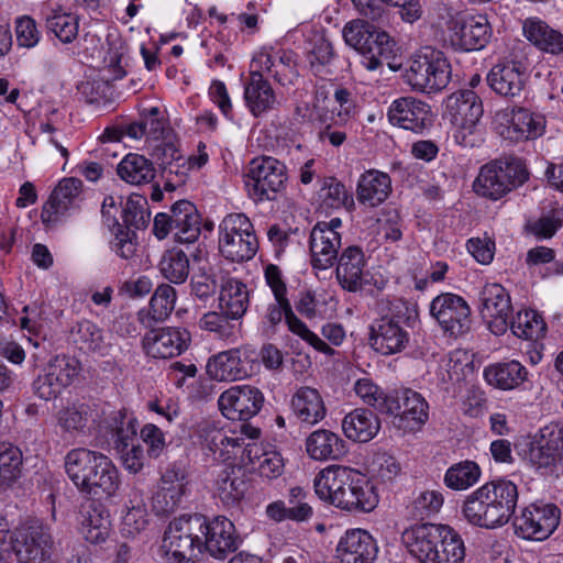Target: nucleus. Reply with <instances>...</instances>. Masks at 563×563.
Returning a JSON list of instances; mask_svg holds the SVG:
<instances>
[{"mask_svg":"<svg viewBox=\"0 0 563 563\" xmlns=\"http://www.w3.org/2000/svg\"><path fill=\"white\" fill-rule=\"evenodd\" d=\"M313 486L322 500L346 511L369 512L378 504L374 485L352 467L329 465L318 473Z\"/></svg>","mask_w":563,"mask_h":563,"instance_id":"nucleus-1","label":"nucleus"},{"mask_svg":"<svg viewBox=\"0 0 563 563\" xmlns=\"http://www.w3.org/2000/svg\"><path fill=\"white\" fill-rule=\"evenodd\" d=\"M401 543L419 563H463L462 537L448 525L420 523L405 529Z\"/></svg>","mask_w":563,"mask_h":563,"instance_id":"nucleus-2","label":"nucleus"},{"mask_svg":"<svg viewBox=\"0 0 563 563\" xmlns=\"http://www.w3.org/2000/svg\"><path fill=\"white\" fill-rule=\"evenodd\" d=\"M345 43L362 55V65L367 70L380 68L395 56V42L385 32L372 24L353 20L343 27Z\"/></svg>","mask_w":563,"mask_h":563,"instance_id":"nucleus-3","label":"nucleus"},{"mask_svg":"<svg viewBox=\"0 0 563 563\" xmlns=\"http://www.w3.org/2000/svg\"><path fill=\"white\" fill-rule=\"evenodd\" d=\"M451 75V65L444 54L423 47L409 59L404 79L416 91L435 93L449 85Z\"/></svg>","mask_w":563,"mask_h":563,"instance_id":"nucleus-4","label":"nucleus"},{"mask_svg":"<svg viewBox=\"0 0 563 563\" xmlns=\"http://www.w3.org/2000/svg\"><path fill=\"white\" fill-rule=\"evenodd\" d=\"M205 516L190 515L174 519L167 527L161 551L168 563H185L202 552L199 531Z\"/></svg>","mask_w":563,"mask_h":563,"instance_id":"nucleus-5","label":"nucleus"},{"mask_svg":"<svg viewBox=\"0 0 563 563\" xmlns=\"http://www.w3.org/2000/svg\"><path fill=\"white\" fill-rule=\"evenodd\" d=\"M528 170L519 158L494 159L479 169L474 191L484 198L498 200L528 179Z\"/></svg>","mask_w":563,"mask_h":563,"instance_id":"nucleus-6","label":"nucleus"},{"mask_svg":"<svg viewBox=\"0 0 563 563\" xmlns=\"http://www.w3.org/2000/svg\"><path fill=\"white\" fill-rule=\"evenodd\" d=\"M286 165L272 156L252 159L249 164L245 186L249 197L256 203L275 201L287 187Z\"/></svg>","mask_w":563,"mask_h":563,"instance_id":"nucleus-7","label":"nucleus"},{"mask_svg":"<svg viewBox=\"0 0 563 563\" xmlns=\"http://www.w3.org/2000/svg\"><path fill=\"white\" fill-rule=\"evenodd\" d=\"M12 550L18 563H57L51 528L41 521L19 526L12 533Z\"/></svg>","mask_w":563,"mask_h":563,"instance_id":"nucleus-8","label":"nucleus"},{"mask_svg":"<svg viewBox=\"0 0 563 563\" xmlns=\"http://www.w3.org/2000/svg\"><path fill=\"white\" fill-rule=\"evenodd\" d=\"M258 247L251 220L243 213L224 217L219 227V250L232 262L251 260Z\"/></svg>","mask_w":563,"mask_h":563,"instance_id":"nucleus-9","label":"nucleus"},{"mask_svg":"<svg viewBox=\"0 0 563 563\" xmlns=\"http://www.w3.org/2000/svg\"><path fill=\"white\" fill-rule=\"evenodd\" d=\"M391 417V424L402 433L420 430L429 418V405L424 398L412 389L389 394L382 412Z\"/></svg>","mask_w":563,"mask_h":563,"instance_id":"nucleus-10","label":"nucleus"},{"mask_svg":"<svg viewBox=\"0 0 563 563\" xmlns=\"http://www.w3.org/2000/svg\"><path fill=\"white\" fill-rule=\"evenodd\" d=\"M285 319L288 330L311 345L314 350L324 354H333V349L312 332L307 324L299 319L291 309L288 298L275 299L269 302L261 317L262 329L265 333L275 332L276 327Z\"/></svg>","mask_w":563,"mask_h":563,"instance_id":"nucleus-11","label":"nucleus"},{"mask_svg":"<svg viewBox=\"0 0 563 563\" xmlns=\"http://www.w3.org/2000/svg\"><path fill=\"white\" fill-rule=\"evenodd\" d=\"M562 452L563 420L543 427L539 439L530 443L523 459L534 471L552 474L562 459Z\"/></svg>","mask_w":563,"mask_h":563,"instance_id":"nucleus-12","label":"nucleus"},{"mask_svg":"<svg viewBox=\"0 0 563 563\" xmlns=\"http://www.w3.org/2000/svg\"><path fill=\"white\" fill-rule=\"evenodd\" d=\"M494 121L499 133L515 142L538 139L545 130V118L522 107H506L497 110Z\"/></svg>","mask_w":563,"mask_h":563,"instance_id":"nucleus-13","label":"nucleus"},{"mask_svg":"<svg viewBox=\"0 0 563 563\" xmlns=\"http://www.w3.org/2000/svg\"><path fill=\"white\" fill-rule=\"evenodd\" d=\"M560 517L561 511L554 504H530L515 517V533L525 540H545L558 528Z\"/></svg>","mask_w":563,"mask_h":563,"instance_id":"nucleus-14","label":"nucleus"},{"mask_svg":"<svg viewBox=\"0 0 563 563\" xmlns=\"http://www.w3.org/2000/svg\"><path fill=\"white\" fill-rule=\"evenodd\" d=\"M429 311L444 334L457 338L470 329L471 308L466 300L456 294L438 295L431 300Z\"/></svg>","mask_w":563,"mask_h":563,"instance_id":"nucleus-15","label":"nucleus"},{"mask_svg":"<svg viewBox=\"0 0 563 563\" xmlns=\"http://www.w3.org/2000/svg\"><path fill=\"white\" fill-rule=\"evenodd\" d=\"M341 227L342 220L332 218L330 221H320L312 228L309 250L314 268L328 269L334 265L342 245L341 233L338 231Z\"/></svg>","mask_w":563,"mask_h":563,"instance_id":"nucleus-16","label":"nucleus"},{"mask_svg":"<svg viewBox=\"0 0 563 563\" xmlns=\"http://www.w3.org/2000/svg\"><path fill=\"white\" fill-rule=\"evenodd\" d=\"M264 404L262 391L251 385H235L218 399L219 409L229 420L246 421L256 416Z\"/></svg>","mask_w":563,"mask_h":563,"instance_id":"nucleus-17","label":"nucleus"},{"mask_svg":"<svg viewBox=\"0 0 563 563\" xmlns=\"http://www.w3.org/2000/svg\"><path fill=\"white\" fill-rule=\"evenodd\" d=\"M465 519L474 526L494 529L509 521L497 500L489 493V487L482 485L471 493L463 505Z\"/></svg>","mask_w":563,"mask_h":563,"instance_id":"nucleus-18","label":"nucleus"},{"mask_svg":"<svg viewBox=\"0 0 563 563\" xmlns=\"http://www.w3.org/2000/svg\"><path fill=\"white\" fill-rule=\"evenodd\" d=\"M205 549L216 559H224L229 553L234 552L241 542L233 522L224 516H217L212 519L205 517V525L199 531Z\"/></svg>","mask_w":563,"mask_h":563,"instance_id":"nucleus-19","label":"nucleus"},{"mask_svg":"<svg viewBox=\"0 0 563 563\" xmlns=\"http://www.w3.org/2000/svg\"><path fill=\"white\" fill-rule=\"evenodd\" d=\"M82 194V183L78 178L62 179L43 206L42 222L54 225L64 217L79 208Z\"/></svg>","mask_w":563,"mask_h":563,"instance_id":"nucleus-20","label":"nucleus"},{"mask_svg":"<svg viewBox=\"0 0 563 563\" xmlns=\"http://www.w3.org/2000/svg\"><path fill=\"white\" fill-rule=\"evenodd\" d=\"M387 118L391 125L415 133H422L433 122L431 107L413 97H400L394 100L388 107Z\"/></svg>","mask_w":563,"mask_h":563,"instance_id":"nucleus-21","label":"nucleus"},{"mask_svg":"<svg viewBox=\"0 0 563 563\" xmlns=\"http://www.w3.org/2000/svg\"><path fill=\"white\" fill-rule=\"evenodd\" d=\"M492 34V27L486 15H466L453 21L450 41L459 49L478 51L488 44Z\"/></svg>","mask_w":563,"mask_h":563,"instance_id":"nucleus-22","label":"nucleus"},{"mask_svg":"<svg viewBox=\"0 0 563 563\" xmlns=\"http://www.w3.org/2000/svg\"><path fill=\"white\" fill-rule=\"evenodd\" d=\"M481 312L489 320L490 331L495 334L506 332L511 314L512 306L507 290L497 283L486 284L481 291Z\"/></svg>","mask_w":563,"mask_h":563,"instance_id":"nucleus-23","label":"nucleus"},{"mask_svg":"<svg viewBox=\"0 0 563 563\" xmlns=\"http://www.w3.org/2000/svg\"><path fill=\"white\" fill-rule=\"evenodd\" d=\"M189 341V332L184 329L159 328L146 332L142 344L148 356L165 360L180 355Z\"/></svg>","mask_w":563,"mask_h":563,"instance_id":"nucleus-24","label":"nucleus"},{"mask_svg":"<svg viewBox=\"0 0 563 563\" xmlns=\"http://www.w3.org/2000/svg\"><path fill=\"white\" fill-rule=\"evenodd\" d=\"M378 547L373 536L364 529H349L336 545L338 563H374Z\"/></svg>","mask_w":563,"mask_h":563,"instance_id":"nucleus-25","label":"nucleus"},{"mask_svg":"<svg viewBox=\"0 0 563 563\" xmlns=\"http://www.w3.org/2000/svg\"><path fill=\"white\" fill-rule=\"evenodd\" d=\"M486 80L495 93L505 98H515L523 90L527 74L520 62L501 60L490 68Z\"/></svg>","mask_w":563,"mask_h":563,"instance_id":"nucleus-26","label":"nucleus"},{"mask_svg":"<svg viewBox=\"0 0 563 563\" xmlns=\"http://www.w3.org/2000/svg\"><path fill=\"white\" fill-rule=\"evenodd\" d=\"M335 277L346 291L356 292L365 284L367 261L363 250L351 245L342 250L336 258Z\"/></svg>","mask_w":563,"mask_h":563,"instance_id":"nucleus-27","label":"nucleus"},{"mask_svg":"<svg viewBox=\"0 0 563 563\" xmlns=\"http://www.w3.org/2000/svg\"><path fill=\"white\" fill-rule=\"evenodd\" d=\"M409 340V332L394 317H382L371 329V345L382 355L402 352Z\"/></svg>","mask_w":563,"mask_h":563,"instance_id":"nucleus-28","label":"nucleus"},{"mask_svg":"<svg viewBox=\"0 0 563 563\" xmlns=\"http://www.w3.org/2000/svg\"><path fill=\"white\" fill-rule=\"evenodd\" d=\"M121 487V476L113 462L104 454L95 465L81 492L104 498L114 497Z\"/></svg>","mask_w":563,"mask_h":563,"instance_id":"nucleus-29","label":"nucleus"},{"mask_svg":"<svg viewBox=\"0 0 563 563\" xmlns=\"http://www.w3.org/2000/svg\"><path fill=\"white\" fill-rule=\"evenodd\" d=\"M391 194V179L387 173L378 169L365 170L358 178L356 198L368 208H375L387 200Z\"/></svg>","mask_w":563,"mask_h":563,"instance_id":"nucleus-30","label":"nucleus"},{"mask_svg":"<svg viewBox=\"0 0 563 563\" xmlns=\"http://www.w3.org/2000/svg\"><path fill=\"white\" fill-rule=\"evenodd\" d=\"M445 113L451 123L481 121L484 108L481 97L473 90H459L448 97Z\"/></svg>","mask_w":563,"mask_h":563,"instance_id":"nucleus-31","label":"nucleus"},{"mask_svg":"<svg viewBox=\"0 0 563 563\" xmlns=\"http://www.w3.org/2000/svg\"><path fill=\"white\" fill-rule=\"evenodd\" d=\"M206 369L211 378L219 382L239 380L249 375L242 362L241 349H230L211 356Z\"/></svg>","mask_w":563,"mask_h":563,"instance_id":"nucleus-32","label":"nucleus"},{"mask_svg":"<svg viewBox=\"0 0 563 563\" xmlns=\"http://www.w3.org/2000/svg\"><path fill=\"white\" fill-rule=\"evenodd\" d=\"M247 489L249 484L241 468L227 467L214 482V495L227 508L239 506Z\"/></svg>","mask_w":563,"mask_h":563,"instance_id":"nucleus-33","label":"nucleus"},{"mask_svg":"<svg viewBox=\"0 0 563 563\" xmlns=\"http://www.w3.org/2000/svg\"><path fill=\"white\" fill-rule=\"evenodd\" d=\"M174 238L179 243H194L201 232V217L194 203L178 200L172 206Z\"/></svg>","mask_w":563,"mask_h":563,"instance_id":"nucleus-34","label":"nucleus"},{"mask_svg":"<svg viewBox=\"0 0 563 563\" xmlns=\"http://www.w3.org/2000/svg\"><path fill=\"white\" fill-rule=\"evenodd\" d=\"M342 430L347 439L366 443L379 432L380 421L373 411L357 408L343 418Z\"/></svg>","mask_w":563,"mask_h":563,"instance_id":"nucleus-35","label":"nucleus"},{"mask_svg":"<svg viewBox=\"0 0 563 563\" xmlns=\"http://www.w3.org/2000/svg\"><path fill=\"white\" fill-rule=\"evenodd\" d=\"M291 410L302 423L313 426L325 417V405L318 391L312 387H300L291 398Z\"/></svg>","mask_w":563,"mask_h":563,"instance_id":"nucleus-36","label":"nucleus"},{"mask_svg":"<svg viewBox=\"0 0 563 563\" xmlns=\"http://www.w3.org/2000/svg\"><path fill=\"white\" fill-rule=\"evenodd\" d=\"M305 444L307 454L314 461L339 460L346 452L344 440L327 429L311 432Z\"/></svg>","mask_w":563,"mask_h":563,"instance_id":"nucleus-37","label":"nucleus"},{"mask_svg":"<svg viewBox=\"0 0 563 563\" xmlns=\"http://www.w3.org/2000/svg\"><path fill=\"white\" fill-rule=\"evenodd\" d=\"M485 380L501 390H511L528 379L527 368L518 361L496 363L484 369Z\"/></svg>","mask_w":563,"mask_h":563,"instance_id":"nucleus-38","label":"nucleus"},{"mask_svg":"<svg viewBox=\"0 0 563 563\" xmlns=\"http://www.w3.org/2000/svg\"><path fill=\"white\" fill-rule=\"evenodd\" d=\"M121 531L124 536L134 537L144 531L148 525V512L143 490L131 487L124 505Z\"/></svg>","mask_w":563,"mask_h":563,"instance_id":"nucleus-39","label":"nucleus"},{"mask_svg":"<svg viewBox=\"0 0 563 563\" xmlns=\"http://www.w3.org/2000/svg\"><path fill=\"white\" fill-rule=\"evenodd\" d=\"M244 100L247 109L255 118L273 110L278 103L275 91L264 78H251L244 85Z\"/></svg>","mask_w":563,"mask_h":563,"instance_id":"nucleus-40","label":"nucleus"},{"mask_svg":"<svg viewBox=\"0 0 563 563\" xmlns=\"http://www.w3.org/2000/svg\"><path fill=\"white\" fill-rule=\"evenodd\" d=\"M199 437L203 444L221 460H229L234 454V450L244 444V439L229 434L223 429L214 427L210 422H205L199 428Z\"/></svg>","mask_w":563,"mask_h":563,"instance_id":"nucleus-41","label":"nucleus"},{"mask_svg":"<svg viewBox=\"0 0 563 563\" xmlns=\"http://www.w3.org/2000/svg\"><path fill=\"white\" fill-rule=\"evenodd\" d=\"M80 532L91 544L106 542L111 532L109 510L102 505L91 504L82 515Z\"/></svg>","mask_w":563,"mask_h":563,"instance_id":"nucleus-42","label":"nucleus"},{"mask_svg":"<svg viewBox=\"0 0 563 563\" xmlns=\"http://www.w3.org/2000/svg\"><path fill=\"white\" fill-rule=\"evenodd\" d=\"M102 453L77 448L70 450L65 456V471L75 486L81 490L87 479L92 474L95 465L99 462Z\"/></svg>","mask_w":563,"mask_h":563,"instance_id":"nucleus-43","label":"nucleus"},{"mask_svg":"<svg viewBox=\"0 0 563 563\" xmlns=\"http://www.w3.org/2000/svg\"><path fill=\"white\" fill-rule=\"evenodd\" d=\"M250 294L246 285L236 278L225 279L220 288L219 308L231 318L240 320L246 312Z\"/></svg>","mask_w":563,"mask_h":563,"instance_id":"nucleus-44","label":"nucleus"},{"mask_svg":"<svg viewBox=\"0 0 563 563\" xmlns=\"http://www.w3.org/2000/svg\"><path fill=\"white\" fill-rule=\"evenodd\" d=\"M523 32L527 40L540 51L552 55L563 54V34L543 21L527 20Z\"/></svg>","mask_w":563,"mask_h":563,"instance_id":"nucleus-45","label":"nucleus"},{"mask_svg":"<svg viewBox=\"0 0 563 563\" xmlns=\"http://www.w3.org/2000/svg\"><path fill=\"white\" fill-rule=\"evenodd\" d=\"M45 27L47 34H53L62 44H71L78 37L79 16L59 7L46 15Z\"/></svg>","mask_w":563,"mask_h":563,"instance_id":"nucleus-46","label":"nucleus"},{"mask_svg":"<svg viewBox=\"0 0 563 563\" xmlns=\"http://www.w3.org/2000/svg\"><path fill=\"white\" fill-rule=\"evenodd\" d=\"M236 321L235 318H231L223 310L208 311L198 320V327L202 331L212 333L216 339L228 343H235L240 332Z\"/></svg>","mask_w":563,"mask_h":563,"instance_id":"nucleus-47","label":"nucleus"},{"mask_svg":"<svg viewBox=\"0 0 563 563\" xmlns=\"http://www.w3.org/2000/svg\"><path fill=\"white\" fill-rule=\"evenodd\" d=\"M333 103L341 107V110H338L336 115H334L335 109H325L321 104V99L319 96L316 97V102L313 104V113L321 123H327L331 121L334 124H345L350 118L352 117L354 110V99L352 92L346 88H338L333 95Z\"/></svg>","mask_w":563,"mask_h":563,"instance_id":"nucleus-48","label":"nucleus"},{"mask_svg":"<svg viewBox=\"0 0 563 563\" xmlns=\"http://www.w3.org/2000/svg\"><path fill=\"white\" fill-rule=\"evenodd\" d=\"M119 177L128 184L140 186L151 183L155 177L153 163L145 156L130 153L118 165Z\"/></svg>","mask_w":563,"mask_h":563,"instance_id":"nucleus-49","label":"nucleus"},{"mask_svg":"<svg viewBox=\"0 0 563 563\" xmlns=\"http://www.w3.org/2000/svg\"><path fill=\"white\" fill-rule=\"evenodd\" d=\"M479 465L470 460L451 465L444 474V484L453 490H465L474 486L481 478Z\"/></svg>","mask_w":563,"mask_h":563,"instance_id":"nucleus-50","label":"nucleus"},{"mask_svg":"<svg viewBox=\"0 0 563 563\" xmlns=\"http://www.w3.org/2000/svg\"><path fill=\"white\" fill-rule=\"evenodd\" d=\"M512 333L525 340L538 341L547 331L543 318L534 310L519 311L510 322Z\"/></svg>","mask_w":563,"mask_h":563,"instance_id":"nucleus-51","label":"nucleus"},{"mask_svg":"<svg viewBox=\"0 0 563 563\" xmlns=\"http://www.w3.org/2000/svg\"><path fill=\"white\" fill-rule=\"evenodd\" d=\"M159 272L170 283H185L189 275L187 254L178 249L166 251L159 262Z\"/></svg>","mask_w":563,"mask_h":563,"instance_id":"nucleus-52","label":"nucleus"},{"mask_svg":"<svg viewBox=\"0 0 563 563\" xmlns=\"http://www.w3.org/2000/svg\"><path fill=\"white\" fill-rule=\"evenodd\" d=\"M22 451L10 442H0V487L12 484L21 474Z\"/></svg>","mask_w":563,"mask_h":563,"instance_id":"nucleus-53","label":"nucleus"},{"mask_svg":"<svg viewBox=\"0 0 563 563\" xmlns=\"http://www.w3.org/2000/svg\"><path fill=\"white\" fill-rule=\"evenodd\" d=\"M444 503L443 494L434 489H426L413 493L411 503L407 509L412 518L426 519L437 515Z\"/></svg>","mask_w":563,"mask_h":563,"instance_id":"nucleus-54","label":"nucleus"},{"mask_svg":"<svg viewBox=\"0 0 563 563\" xmlns=\"http://www.w3.org/2000/svg\"><path fill=\"white\" fill-rule=\"evenodd\" d=\"M122 218L129 229L141 230L146 228L151 219L147 199L142 195L132 194L125 202Z\"/></svg>","mask_w":563,"mask_h":563,"instance_id":"nucleus-55","label":"nucleus"},{"mask_svg":"<svg viewBox=\"0 0 563 563\" xmlns=\"http://www.w3.org/2000/svg\"><path fill=\"white\" fill-rule=\"evenodd\" d=\"M489 487V493L499 507L505 510V515L510 519L515 512L518 503V487L508 479H497L485 483Z\"/></svg>","mask_w":563,"mask_h":563,"instance_id":"nucleus-56","label":"nucleus"},{"mask_svg":"<svg viewBox=\"0 0 563 563\" xmlns=\"http://www.w3.org/2000/svg\"><path fill=\"white\" fill-rule=\"evenodd\" d=\"M176 299L177 292L173 286L168 284L159 285L150 300L152 318L156 321H163L168 318L175 308Z\"/></svg>","mask_w":563,"mask_h":563,"instance_id":"nucleus-57","label":"nucleus"},{"mask_svg":"<svg viewBox=\"0 0 563 563\" xmlns=\"http://www.w3.org/2000/svg\"><path fill=\"white\" fill-rule=\"evenodd\" d=\"M76 342L79 349L88 352H98L103 354L107 344L101 329L88 320L80 321L76 330Z\"/></svg>","mask_w":563,"mask_h":563,"instance_id":"nucleus-58","label":"nucleus"},{"mask_svg":"<svg viewBox=\"0 0 563 563\" xmlns=\"http://www.w3.org/2000/svg\"><path fill=\"white\" fill-rule=\"evenodd\" d=\"M371 473L378 482L390 484L400 475L401 466L394 455L377 452L371 463Z\"/></svg>","mask_w":563,"mask_h":563,"instance_id":"nucleus-59","label":"nucleus"},{"mask_svg":"<svg viewBox=\"0 0 563 563\" xmlns=\"http://www.w3.org/2000/svg\"><path fill=\"white\" fill-rule=\"evenodd\" d=\"M47 368L51 371V375L55 376V379L60 386L66 388L78 377L81 365L77 358L63 355L54 357Z\"/></svg>","mask_w":563,"mask_h":563,"instance_id":"nucleus-60","label":"nucleus"},{"mask_svg":"<svg viewBox=\"0 0 563 563\" xmlns=\"http://www.w3.org/2000/svg\"><path fill=\"white\" fill-rule=\"evenodd\" d=\"M173 151L170 162H163V174L166 177V187L175 188L186 181L188 173L191 170L186 157L169 146Z\"/></svg>","mask_w":563,"mask_h":563,"instance_id":"nucleus-61","label":"nucleus"},{"mask_svg":"<svg viewBox=\"0 0 563 563\" xmlns=\"http://www.w3.org/2000/svg\"><path fill=\"white\" fill-rule=\"evenodd\" d=\"M451 124L453 126V139L460 146L473 148L483 143L484 132L481 121Z\"/></svg>","mask_w":563,"mask_h":563,"instance_id":"nucleus-62","label":"nucleus"},{"mask_svg":"<svg viewBox=\"0 0 563 563\" xmlns=\"http://www.w3.org/2000/svg\"><path fill=\"white\" fill-rule=\"evenodd\" d=\"M355 394L368 406L383 412L389 394H386L368 378H361L354 385Z\"/></svg>","mask_w":563,"mask_h":563,"instance_id":"nucleus-63","label":"nucleus"},{"mask_svg":"<svg viewBox=\"0 0 563 563\" xmlns=\"http://www.w3.org/2000/svg\"><path fill=\"white\" fill-rule=\"evenodd\" d=\"M15 36L20 47L34 48L42 38L36 21L30 15H22L15 20Z\"/></svg>","mask_w":563,"mask_h":563,"instance_id":"nucleus-64","label":"nucleus"}]
</instances>
